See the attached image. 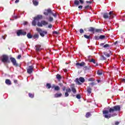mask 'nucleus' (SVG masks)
Listing matches in <instances>:
<instances>
[{"instance_id":"f257e3e1","label":"nucleus","mask_w":125,"mask_h":125,"mask_svg":"<svg viewBox=\"0 0 125 125\" xmlns=\"http://www.w3.org/2000/svg\"><path fill=\"white\" fill-rule=\"evenodd\" d=\"M118 111H121V106H120V105H115L113 107H110L109 111L104 110L103 111V114L104 117L105 118V119H110V118L117 116L116 113H113L114 112H118Z\"/></svg>"},{"instance_id":"f03ea898","label":"nucleus","mask_w":125,"mask_h":125,"mask_svg":"<svg viewBox=\"0 0 125 125\" xmlns=\"http://www.w3.org/2000/svg\"><path fill=\"white\" fill-rule=\"evenodd\" d=\"M42 15H38L37 17H35L32 22V26H37V21H38L37 22V26H38V27H42L43 26H46V25L48 24V22H47L45 21H42L41 22H40V19H42Z\"/></svg>"},{"instance_id":"7ed1b4c3","label":"nucleus","mask_w":125,"mask_h":125,"mask_svg":"<svg viewBox=\"0 0 125 125\" xmlns=\"http://www.w3.org/2000/svg\"><path fill=\"white\" fill-rule=\"evenodd\" d=\"M70 87H71V89L70 88L66 89V86H65L62 88V90H63V91H65V90H66V92H65V93H64L65 97H68V96H69V93H70V92H71V91H72V92L74 93H77V90L76 89V88L75 87V84H72L70 85Z\"/></svg>"},{"instance_id":"20e7f679","label":"nucleus","mask_w":125,"mask_h":125,"mask_svg":"<svg viewBox=\"0 0 125 125\" xmlns=\"http://www.w3.org/2000/svg\"><path fill=\"white\" fill-rule=\"evenodd\" d=\"M116 16L115 14L113 13V11L109 12V14L107 13H104L103 15V17L104 19H112Z\"/></svg>"},{"instance_id":"39448f33","label":"nucleus","mask_w":125,"mask_h":125,"mask_svg":"<svg viewBox=\"0 0 125 125\" xmlns=\"http://www.w3.org/2000/svg\"><path fill=\"white\" fill-rule=\"evenodd\" d=\"M0 60L3 63H10V62L8 60V56L6 55H3L0 57Z\"/></svg>"},{"instance_id":"423d86ee","label":"nucleus","mask_w":125,"mask_h":125,"mask_svg":"<svg viewBox=\"0 0 125 125\" xmlns=\"http://www.w3.org/2000/svg\"><path fill=\"white\" fill-rule=\"evenodd\" d=\"M52 14L53 15V16H54V17H55V18H56V17L57 16L56 14L53 13V12H52V11L50 9H48L46 10L45 11V12H44V15H46V16L48 15V14Z\"/></svg>"},{"instance_id":"0eeeda50","label":"nucleus","mask_w":125,"mask_h":125,"mask_svg":"<svg viewBox=\"0 0 125 125\" xmlns=\"http://www.w3.org/2000/svg\"><path fill=\"white\" fill-rule=\"evenodd\" d=\"M36 31H37V32H38V33H39V34H40V36H41V37H44V35H46L47 34V31H42V29H41L40 28H36Z\"/></svg>"},{"instance_id":"6e6552de","label":"nucleus","mask_w":125,"mask_h":125,"mask_svg":"<svg viewBox=\"0 0 125 125\" xmlns=\"http://www.w3.org/2000/svg\"><path fill=\"white\" fill-rule=\"evenodd\" d=\"M10 60L12 63L13 66H15V67H19V63L17 62V61H16V59L15 58L10 57Z\"/></svg>"},{"instance_id":"1a4fd4ad","label":"nucleus","mask_w":125,"mask_h":125,"mask_svg":"<svg viewBox=\"0 0 125 125\" xmlns=\"http://www.w3.org/2000/svg\"><path fill=\"white\" fill-rule=\"evenodd\" d=\"M27 32L22 29L18 30L17 31V36L20 37V36H26Z\"/></svg>"},{"instance_id":"9d476101","label":"nucleus","mask_w":125,"mask_h":125,"mask_svg":"<svg viewBox=\"0 0 125 125\" xmlns=\"http://www.w3.org/2000/svg\"><path fill=\"white\" fill-rule=\"evenodd\" d=\"M26 71L28 74H32V73H33V71H34V66H29L26 68Z\"/></svg>"},{"instance_id":"9b49d317","label":"nucleus","mask_w":125,"mask_h":125,"mask_svg":"<svg viewBox=\"0 0 125 125\" xmlns=\"http://www.w3.org/2000/svg\"><path fill=\"white\" fill-rule=\"evenodd\" d=\"M76 67L78 68H80L82 67H84V66H85L86 64L84 63V62H82L81 63L77 62L75 64Z\"/></svg>"},{"instance_id":"f8f14e48","label":"nucleus","mask_w":125,"mask_h":125,"mask_svg":"<svg viewBox=\"0 0 125 125\" xmlns=\"http://www.w3.org/2000/svg\"><path fill=\"white\" fill-rule=\"evenodd\" d=\"M75 82L77 83L78 84H81L80 82H81V83H84V78H83V77H80L79 79V78H76L75 80Z\"/></svg>"},{"instance_id":"ddd939ff","label":"nucleus","mask_w":125,"mask_h":125,"mask_svg":"<svg viewBox=\"0 0 125 125\" xmlns=\"http://www.w3.org/2000/svg\"><path fill=\"white\" fill-rule=\"evenodd\" d=\"M104 54L106 56V57L109 58L111 55H112V52L110 50H108L106 52H104Z\"/></svg>"},{"instance_id":"4468645a","label":"nucleus","mask_w":125,"mask_h":125,"mask_svg":"<svg viewBox=\"0 0 125 125\" xmlns=\"http://www.w3.org/2000/svg\"><path fill=\"white\" fill-rule=\"evenodd\" d=\"M55 90L59 91L60 90V87L59 86H55V84H53L52 86V88H54Z\"/></svg>"},{"instance_id":"2eb2a0df","label":"nucleus","mask_w":125,"mask_h":125,"mask_svg":"<svg viewBox=\"0 0 125 125\" xmlns=\"http://www.w3.org/2000/svg\"><path fill=\"white\" fill-rule=\"evenodd\" d=\"M5 83L6 84H7V85H10L12 84L11 81L9 79H6L5 80Z\"/></svg>"},{"instance_id":"dca6fc26","label":"nucleus","mask_w":125,"mask_h":125,"mask_svg":"<svg viewBox=\"0 0 125 125\" xmlns=\"http://www.w3.org/2000/svg\"><path fill=\"white\" fill-rule=\"evenodd\" d=\"M35 47H36V51H37V52H39V51L41 50V45H36Z\"/></svg>"},{"instance_id":"f3484780","label":"nucleus","mask_w":125,"mask_h":125,"mask_svg":"<svg viewBox=\"0 0 125 125\" xmlns=\"http://www.w3.org/2000/svg\"><path fill=\"white\" fill-rule=\"evenodd\" d=\"M62 96V94L61 93H56L54 95L55 98H58L59 97H61Z\"/></svg>"},{"instance_id":"a211bd4d","label":"nucleus","mask_w":125,"mask_h":125,"mask_svg":"<svg viewBox=\"0 0 125 125\" xmlns=\"http://www.w3.org/2000/svg\"><path fill=\"white\" fill-rule=\"evenodd\" d=\"M89 62H90L91 63L92 62L94 64H96V66H98V63H96V62L95 61V60L92 59L91 60H90L89 61Z\"/></svg>"},{"instance_id":"6ab92c4d","label":"nucleus","mask_w":125,"mask_h":125,"mask_svg":"<svg viewBox=\"0 0 125 125\" xmlns=\"http://www.w3.org/2000/svg\"><path fill=\"white\" fill-rule=\"evenodd\" d=\"M56 78L59 81V82H60V81H61V80L62 79V77H61V75H60V74H57L56 75Z\"/></svg>"},{"instance_id":"aec40b11","label":"nucleus","mask_w":125,"mask_h":125,"mask_svg":"<svg viewBox=\"0 0 125 125\" xmlns=\"http://www.w3.org/2000/svg\"><path fill=\"white\" fill-rule=\"evenodd\" d=\"M32 2L34 5H35L36 6H37V5H39V1L36 0H33Z\"/></svg>"},{"instance_id":"412c9836","label":"nucleus","mask_w":125,"mask_h":125,"mask_svg":"<svg viewBox=\"0 0 125 125\" xmlns=\"http://www.w3.org/2000/svg\"><path fill=\"white\" fill-rule=\"evenodd\" d=\"M46 88H47L48 89H50V88H51V84L49 83H47L46 84Z\"/></svg>"},{"instance_id":"4be33fe9","label":"nucleus","mask_w":125,"mask_h":125,"mask_svg":"<svg viewBox=\"0 0 125 125\" xmlns=\"http://www.w3.org/2000/svg\"><path fill=\"white\" fill-rule=\"evenodd\" d=\"M95 31V29L93 27H90L88 29L89 32H92V33H94V31Z\"/></svg>"},{"instance_id":"5701e85b","label":"nucleus","mask_w":125,"mask_h":125,"mask_svg":"<svg viewBox=\"0 0 125 125\" xmlns=\"http://www.w3.org/2000/svg\"><path fill=\"white\" fill-rule=\"evenodd\" d=\"M97 74L99 76H102V75H103V72L102 71V70H98Z\"/></svg>"},{"instance_id":"b1692460","label":"nucleus","mask_w":125,"mask_h":125,"mask_svg":"<svg viewBox=\"0 0 125 125\" xmlns=\"http://www.w3.org/2000/svg\"><path fill=\"white\" fill-rule=\"evenodd\" d=\"M91 90H92L91 88H90V87H87V92H88L89 94H90V93H91Z\"/></svg>"},{"instance_id":"393cba45","label":"nucleus","mask_w":125,"mask_h":125,"mask_svg":"<svg viewBox=\"0 0 125 125\" xmlns=\"http://www.w3.org/2000/svg\"><path fill=\"white\" fill-rule=\"evenodd\" d=\"M74 4H75V5H79L80 4L79 0H74Z\"/></svg>"},{"instance_id":"a878e982","label":"nucleus","mask_w":125,"mask_h":125,"mask_svg":"<svg viewBox=\"0 0 125 125\" xmlns=\"http://www.w3.org/2000/svg\"><path fill=\"white\" fill-rule=\"evenodd\" d=\"M86 118H88L89 117H91V113L89 112H88L86 113L85 115Z\"/></svg>"},{"instance_id":"bb28decb","label":"nucleus","mask_w":125,"mask_h":125,"mask_svg":"<svg viewBox=\"0 0 125 125\" xmlns=\"http://www.w3.org/2000/svg\"><path fill=\"white\" fill-rule=\"evenodd\" d=\"M28 96L29 97H30V98H34V96H35V94H32L31 93H29L28 94Z\"/></svg>"},{"instance_id":"cd10ccee","label":"nucleus","mask_w":125,"mask_h":125,"mask_svg":"<svg viewBox=\"0 0 125 125\" xmlns=\"http://www.w3.org/2000/svg\"><path fill=\"white\" fill-rule=\"evenodd\" d=\"M84 38H85V39H86L87 40H89L90 39V35H87L84 34L83 35Z\"/></svg>"},{"instance_id":"c85d7f7f","label":"nucleus","mask_w":125,"mask_h":125,"mask_svg":"<svg viewBox=\"0 0 125 125\" xmlns=\"http://www.w3.org/2000/svg\"><path fill=\"white\" fill-rule=\"evenodd\" d=\"M106 59H107V58H106V57H105L104 56L102 55L100 57V60H102V61H104V60H106Z\"/></svg>"},{"instance_id":"c756f323","label":"nucleus","mask_w":125,"mask_h":125,"mask_svg":"<svg viewBox=\"0 0 125 125\" xmlns=\"http://www.w3.org/2000/svg\"><path fill=\"white\" fill-rule=\"evenodd\" d=\"M27 37L28 39H32V38H33V35H31V33H29L27 34Z\"/></svg>"},{"instance_id":"7c9ffc66","label":"nucleus","mask_w":125,"mask_h":125,"mask_svg":"<svg viewBox=\"0 0 125 125\" xmlns=\"http://www.w3.org/2000/svg\"><path fill=\"white\" fill-rule=\"evenodd\" d=\"M96 33H101L102 32V29H97L95 30Z\"/></svg>"},{"instance_id":"2f4dec72","label":"nucleus","mask_w":125,"mask_h":125,"mask_svg":"<svg viewBox=\"0 0 125 125\" xmlns=\"http://www.w3.org/2000/svg\"><path fill=\"white\" fill-rule=\"evenodd\" d=\"M83 67V69L85 71H86V70H89V69H90V68L88 66H86L85 65Z\"/></svg>"},{"instance_id":"473e14b6","label":"nucleus","mask_w":125,"mask_h":125,"mask_svg":"<svg viewBox=\"0 0 125 125\" xmlns=\"http://www.w3.org/2000/svg\"><path fill=\"white\" fill-rule=\"evenodd\" d=\"M39 34H35V35L33 36V38H34V39H39Z\"/></svg>"},{"instance_id":"72a5a7b5","label":"nucleus","mask_w":125,"mask_h":125,"mask_svg":"<svg viewBox=\"0 0 125 125\" xmlns=\"http://www.w3.org/2000/svg\"><path fill=\"white\" fill-rule=\"evenodd\" d=\"M105 38V36L104 35H101L100 36V40H104Z\"/></svg>"},{"instance_id":"f704fd0d","label":"nucleus","mask_w":125,"mask_h":125,"mask_svg":"<svg viewBox=\"0 0 125 125\" xmlns=\"http://www.w3.org/2000/svg\"><path fill=\"white\" fill-rule=\"evenodd\" d=\"M103 47H104V48H107V47H110V45L108 44H106L105 45L103 46Z\"/></svg>"},{"instance_id":"c9c22d12","label":"nucleus","mask_w":125,"mask_h":125,"mask_svg":"<svg viewBox=\"0 0 125 125\" xmlns=\"http://www.w3.org/2000/svg\"><path fill=\"white\" fill-rule=\"evenodd\" d=\"M95 39L97 41H99V40H100V36H95Z\"/></svg>"},{"instance_id":"e433bc0d","label":"nucleus","mask_w":125,"mask_h":125,"mask_svg":"<svg viewBox=\"0 0 125 125\" xmlns=\"http://www.w3.org/2000/svg\"><path fill=\"white\" fill-rule=\"evenodd\" d=\"M84 9H90L89 5H86L84 7Z\"/></svg>"},{"instance_id":"4c0bfd02","label":"nucleus","mask_w":125,"mask_h":125,"mask_svg":"<svg viewBox=\"0 0 125 125\" xmlns=\"http://www.w3.org/2000/svg\"><path fill=\"white\" fill-rule=\"evenodd\" d=\"M76 98H77V99H81L82 97H81V95L78 94L76 95Z\"/></svg>"},{"instance_id":"58836bf2","label":"nucleus","mask_w":125,"mask_h":125,"mask_svg":"<svg viewBox=\"0 0 125 125\" xmlns=\"http://www.w3.org/2000/svg\"><path fill=\"white\" fill-rule=\"evenodd\" d=\"M49 22H52L53 21V18L50 17L49 19Z\"/></svg>"},{"instance_id":"ea45409f","label":"nucleus","mask_w":125,"mask_h":125,"mask_svg":"<svg viewBox=\"0 0 125 125\" xmlns=\"http://www.w3.org/2000/svg\"><path fill=\"white\" fill-rule=\"evenodd\" d=\"M80 33H81V34H83V33H84V31H83V29H80Z\"/></svg>"},{"instance_id":"a19ab883","label":"nucleus","mask_w":125,"mask_h":125,"mask_svg":"<svg viewBox=\"0 0 125 125\" xmlns=\"http://www.w3.org/2000/svg\"><path fill=\"white\" fill-rule=\"evenodd\" d=\"M79 2H80L81 4H83V3H84V1L83 0H79Z\"/></svg>"},{"instance_id":"79ce46f5","label":"nucleus","mask_w":125,"mask_h":125,"mask_svg":"<svg viewBox=\"0 0 125 125\" xmlns=\"http://www.w3.org/2000/svg\"><path fill=\"white\" fill-rule=\"evenodd\" d=\"M48 28H49V29H51V28H52V24H50L48 26Z\"/></svg>"},{"instance_id":"37998d69","label":"nucleus","mask_w":125,"mask_h":125,"mask_svg":"<svg viewBox=\"0 0 125 125\" xmlns=\"http://www.w3.org/2000/svg\"><path fill=\"white\" fill-rule=\"evenodd\" d=\"M122 83H125V79H121Z\"/></svg>"},{"instance_id":"c03bdc74","label":"nucleus","mask_w":125,"mask_h":125,"mask_svg":"<svg viewBox=\"0 0 125 125\" xmlns=\"http://www.w3.org/2000/svg\"><path fill=\"white\" fill-rule=\"evenodd\" d=\"M86 3H89V4H91V3H92V1H86Z\"/></svg>"},{"instance_id":"a18cd8bd","label":"nucleus","mask_w":125,"mask_h":125,"mask_svg":"<svg viewBox=\"0 0 125 125\" xmlns=\"http://www.w3.org/2000/svg\"><path fill=\"white\" fill-rule=\"evenodd\" d=\"M21 57H22V56H21V55H19L17 57V59H20L21 58Z\"/></svg>"},{"instance_id":"49530a36","label":"nucleus","mask_w":125,"mask_h":125,"mask_svg":"<svg viewBox=\"0 0 125 125\" xmlns=\"http://www.w3.org/2000/svg\"><path fill=\"white\" fill-rule=\"evenodd\" d=\"M88 82H92V81H94L93 80V78H89L88 80Z\"/></svg>"},{"instance_id":"de8ad7c7","label":"nucleus","mask_w":125,"mask_h":125,"mask_svg":"<svg viewBox=\"0 0 125 125\" xmlns=\"http://www.w3.org/2000/svg\"><path fill=\"white\" fill-rule=\"evenodd\" d=\"M78 8H79V9H83V6L82 5L79 6Z\"/></svg>"},{"instance_id":"09e8293b","label":"nucleus","mask_w":125,"mask_h":125,"mask_svg":"<svg viewBox=\"0 0 125 125\" xmlns=\"http://www.w3.org/2000/svg\"><path fill=\"white\" fill-rule=\"evenodd\" d=\"M53 34H55L56 35H58V32L57 31H53Z\"/></svg>"},{"instance_id":"8fccbe9b","label":"nucleus","mask_w":125,"mask_h":125,"mask_svg":"<svg viewBox=\"0 0 125 125\" xmlns=\"http://www.w3.org/2000/svg\"><path fill=\"white\" fill-rule=\"evenodd\" d=\"M120 124V123L119 122H116L115 123V125H118Z\"/></svg>"},{"instance_id":"3c124183","label":"nucleus","mask_w":125,"mask_h":125,"mask_svg":"<svg viewBox=\"0 0 125 125\" xmlns=\"http://www.w3.org/2000/svg\"><path fill=\"white\" fill-rule=\"evenodd\" d=\"M59 85L60 86H63V83H60L59 84Z\"/></svg>"},{"instance_id":"603ef678","label":"nucleus","mask_w":125,"mask_h":125,"mask_svg":"<svg viewBox=\"0 0 125 125\" xmlns=\"http://www.w3.org/2000/svg\"><path fill=\"white\" fill-rule=\"evenodd\" d=\"M19 1H20V0H16L15 2V3H18V2H19Z\"/></svg>"},{"instance_id":"864d4df0","label":"nucleus","mask_w":125,"mask_h":125,"mask_svg":"<svg viewBox=\"0 0 125 125\" xmlns=\"http://www.w3.org/2000/svg\"><path fill=\"white\" fill-rule=\"evenodd\" d=\"M18 81H17V80H14V83H17V82H18Z\"/></svg>"},{"instance_id":"5fc2aeb1","label":"nucleus","mask_w":125,"mask_h":125,"mask_svg":"<svg viewBox=\"0 0 125 125\" xmlns=\"http://www.w3.org/2000/svg\"><path fill=\"white\" fill-rule=\"evenodd\" d=\"M90 84L91 85H92V86H93V85H94V83H90Z\"/></svg>"},{"instance_id":"6e6d98bb","label":"nucleus","mask_w":125,"mask_h":125,"mask_svg":"<svg viewBox=\"0 0 125 125\" xmlns=\"http://www.w3.org/2000/svg\"><path fill=\"white\" fill-rule=\"evenodd\" d=\"M117 43H118V41H116L114 43V45H116Z\"/></svg>"},{"instance_id":"4d7b16f0","label":"nucleus","mask_w":125,"mask_h":125,"mask_svg":"<svg viewBox=\"0 0 125 125\" xmlns=\"http://www.w3.org/2000/svg\"><path fill=\"white\" fill-rule=\"evenodd\" d=\"M104 43H101V44H100V45H101V46H103V45H104Z\"/></svg>"},{"instance_id":"13d9d810","label":"nucleus","mask_w":125,"mask_h":125,"mask_svg":"<svg viewBox=\"0 0 125 125\" xmlns=\"http://www.w3.org/2000/svg\"><path fill=\"white\" fill-rule=\"evenodd\" d=\"M64 72H65V73H66V72H67V69H63Z\"/></svg>"},{"instance_id":"bf43d9fd","label":"nucleus","mask_w":125,"mask_h":125,"mask_svg":"<svg viewBox=\"0 0 125 125\" xmlns=\"http://www.w3.org/2000/svg\"><path fill=\"white\" fill-rule=\"evenodd\" d=\"M15 19H17V17H15Z\"/></svg>"},{"instance_id":"052dcab7","label":"nucleus","mask_w":125,"mask_h":125,"mask_svg":"<svg viewBox=\"0 0 125 125\" xmlns=\"http://www.w3.org/2000/svg\"><path fill=\"white\" fill-rule=\"evenodd\" d=\"M100 82V80H98V82Z\"/></svg>"}]
</instances>
